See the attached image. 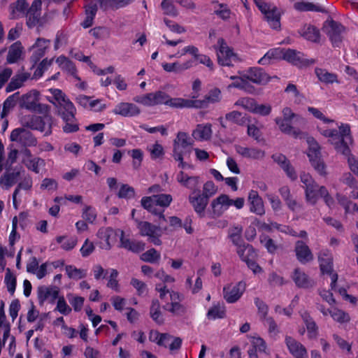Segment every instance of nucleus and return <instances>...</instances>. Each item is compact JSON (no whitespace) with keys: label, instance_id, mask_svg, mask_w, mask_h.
Instances as JSON below:
<instances>
[{"label":"nucleus","instance_id":"obj_1","mask_svg":"<svg viewBox=\"0 0 358 358\" xmlns=\"http://www.w3.org/2000/svg\"><path fill=\"white\" fill-rule=\"evenodd\" d=\"M194 140L185 131H178L176 138L173 142V159L178 162V166L184 169L186 162L184 158L190 157L193 151Z\"/></svg>","mask_w":358,"mask_h":358},{"label":"nucleus","instance_id":"obj_2","mask_svg":"<svg viewBox=\"0 0 358 358\" xmlns=\"http://www.w3.org/2000/svg\"><path fill=\"white\" fill-rule=\"evenodd\" d=\"M172 201L173 198L171 194H159L142 197L141 203L142 207L149 213L158 216L160 220L166 221L164 208L169 207Z\"/></svg>","mask_w":358,"mask_h":358},{"label":"nucleus","instance_id":"obj_3","mask_svg":"<svg viewBox=\"0 0 358 358\" xmlns=\"http://www.w3.org/2000/svg\"><path fill=\"white\" fill-rule=\"evenodd\" d=\"M308 157L315 170L320 176H326V165L321 158L320 146L313 137H308Z\"/></svg>","mask_w":358,"mask_h":358},{"label":"nucleus","instance_id":"obj_4","mask_svg":"<svg viewBox=\"0 0 358 358\" xmlns=\"http://www.w3.org/2000/svg\"><path fill=\"white\" fill-rule=\"evenodd\" d=\"M76 109L73 104H69L64 111L58 113L64 122L62 130L66 134L77 132L79 124L76 118Z\"/></svg>","mask_w":358,"mask_h":358},{"label":"nucleus","instance_id":"obj_5","mask_svg":"<svg viewBox=\"0 0 358 358\" xmlns=\"http://www.w3.org/2000/svg\"><path fill=\"white\" fill-rule=\"evenodd\" d=\"M169 94L161 90L148 93L141 96H137L134 100L145 106H154L157 105H165L167 103Z\"/></svg>","mask_w":358,"mask_h":358},{"label":"nucleus","instance_id":"obj_6","mask_svg":"<svg viewBox=\"0 0 358 358\" xmlns=\"http://www.w3.org/2000/svg\"><path fill=\"white\" fill-rule=\"evenodd\" d=\"M215 49L219 64L227 66H232V59L236 57V55L233 50L227 45L223 38H218Z\"/></svg>","mask_w":358,"mask_h":358},{"label":"nucleus","instance_id":"obj_7","mask_svg":"<svg viewBox=\"0 0 358 358\" xmlns=\"http://www.w3.org/2000/svg\"><path fill=\"white\" fill-rule=\"evenodd\" d=\"M245 287L246 285L243 281L227 284L223 287V298L228 303H234L241 298Z\"/></svg>","mask_w":358,"mask_h":358},{"label":"nucleus","instance_id":"obj_8","mask_svg":"<svg viewBox=\"0 0 358 358\" xmlns=\"http://www.w3.org/2000/svg\"><path fill=\"white\" fill-rule=\"evenodd\" d=\"M137 227L141 236H148V241L155 245H160L162 244L159 227L147 221H139Z\"/></svg>","mask_w":358,"mask_h":358},{"label":"nucleus","instance_id":"obj_9","mask_svg":"<svg viewBox=\"0 0 358 358\" xmlns=\"http://www.w3.org/2000/svg\"><path fill=\"white\" fill-rule=\"evenodd\" d=\"M283 59L299 67L308 66L315 63V59H306L303 52L290 48L284 50Z\"/></svg>","mask_w":358,"mask_h":358},{"label":"nucleus","instance_id":"obj_10","mask_svg":"<svg viewBox=\"0 0 358 358\" xmlns=\"http://www.w3.org/2000/svg\"><path fill=\"white\" fill-rule=\"evenodd\" d=\"M10 140L20 143L24 147L35 146L37 143L36 138L31 131L20 127L16 128L12 131Z\"/></svg>","mask_w":358,"mask_h":358},{"label":"nucleus","instance_id":"obj_11","mask_svg":"<svg viewBox=\"0 0 358 358\" xmlns=\"http://www.w3.org/2000/svg\"><path fill=\"white\" fill-rule=\"evenodd\" d=\"M5 173L0 178V185L2 188L8 189L18 181L22 167L21 166H16L14 168L5 166Z\"/></svg>","mask_w":358,"mask_h":358},{"label":"nucleus","instance_id":"obj_12","mask_svg":"<svg viewBox=\"0 0 358 358\" xmlns=\"http://www.w3.org/2000/svg\"><path fill=\"white\" fill-rule=\"evenodd\" d=\"M294 253L297 261L301 264H306L312 262L314 255L306 242L298 240L294 244Z\"/></svg>","mask_w":358,"mask_h":358},{"label":"nucleus","instance_id":"obj_13","mask_svg":"<svg viewBox=\"0 0 358 358\" xmlns=\"http://www.w3.org/2000/svg\"><path fill=\"white\" fill-rule=\"evenodd\" d=\"M176 180L184 187L192 190L191 194H196L199 189L200 177L189 176L183 171H180L176 176Z\"/></svg>","mask_w":358,"mask_h":358},{"label":"nucleus","instance_id":"obj_14","mask_svg":"<svg viewBox=\"0 0 358 358\" xmlns=\"http://www.w3.org/2000/svg\"><path fill=\"white\" fill-rule=\"evenodd\" d=\"M41 13V1L34 0L24 16L27 17V25L29 28L36 27L40 20Z\"/></svg>","mask_w":358,"mask_h":358},{"label":"nucleus","instance_id":"obj_15","mask_svg":"<svg viewBox=\"0 0 358 358\" xmlns=\"http://www.w3.org/2000/svg\"><path fill=\"white\" fill-rule=\"evenodd\" d=\"M188 199L199 217H203L209 200L201 194V191L196 194H190Z\"/></svg>","mask_w":358,"mask_h":358},{"label":"nucleus","instance_id":"obj_16","mask_svg":"<svg viewBox=\"0 0 358 358\" xmlns=\"http://www.w3.org/2000/svg\"><path fill=\"white\" fill-rule=\"evenodd\" d=\"M285 344L289 353L295 358H308L306 347L292 336L285 337Z\"/></svg>","mask_w":358,"mask_h":358},{"label":"nucleus","instance_id":"obj_17","mask_svg":"<svg viewBox=\"0 0 358 358\" xmlns=\"http://www.w3.org/2000/svg\"><path fill=\"white\" fill-rule=\"evenodd\" d=\"M245 78L257 85H265L270 81V77L259 67H250L245 73Z\"/></svg>","mask_w":358,"mask_h":358},{"label":"nucleus","instance_id":"obj_18","mask_svg":"<svg viewBox=\"0 0 358 358\" xmlns=\"http://www.w3.org/2000/svg\"><path fill=\"white\" fill-rule=\"evenodd\" d=\"M343 29L344 27L340 22L334 20H331L329 22V29L327 31V35L332 43L333 46H339L342 41L341 34Z\"/></svg>","mask_w":358,"mask_h":358},{"label":"nucleus","instance_id":"obj_19","mask_svg":"<svg viewBox=\"0 0 358 358\" xmlns=\"http://www.w3.org/2000/svg\"><path fill=\"white\" fill-rule=\"evenodd\" d=\"M113 113L122 117H134L140 114L141 110L134 103L121 102L115 106L113 110Z\"/></svg>","mask_w":358,"mask_h":358},{"label":"nucleus","instance_id":"obj_20","mask_svg":"<svg viewBox=\"0 0 358 358\" xmlns=\"http://www.w3.org/2000/svg\"><path fill=\"white\" fill-rule=\"evenodd\" d=\"M248 202L250 212L257 215H263L265 213L264 201L257 191L253 189L250 191L248 194Z\"/></svg>","mask_w":358,"mask_h":358},{"label":"nucleus","instance_id":"obj_21","mask_svg":"<svg viewBox=\"0 0 358 358\" xmlns=\"http://www.w3.org/2000/svg\"><path fill=\"white\" fill-rule=\"evenodd\" d=\"M59 288L57 287H46L40 286L37 290V297L38 303L40 306H43L44 302L49 298L51 297V303H54L55 301L59 297Z\"/></svg>","mask_w":358,"mask_h":358},{"label":"nucleus","instance_id":"obj_22","mask_svg":"<svg viewBox=\"0 0 358 358\" xmlns=\"http://www.w3.org/2000/svg\"><path fill=\"white\" fill-rule=\"evenodd\" d=\"M56 63L62 71L71 76L77 80H80L78 75L77 68L75 64L65 55H60L56 59Z\"/></svg>","mask_w":358,"mask_h":358},{"label":"nucleus","instance_id":"obj_23","mask_svg":"<svg viewBox=\"0 0 358 358\" xmlns=\"http://www.w3.org/2000/svg\"><path fill=\"white\" fill-rule=\"evenodd\" d=\"M291 278L299 288L308 289L313 287L314 282L300 268L294 269Z\"/></svg>","mask_w":358,"mask_h":358},{"label":"nucleus","instance_id":"obj_24","mask_svg":"<svg viewBox=\"0 0 358 358\" xmlns=\"http://www.w3.org/2000/svg\"><path fill=\"white\" fill-rule=\"evenodd\" d=\"M318 262L322 274H331L333 271V257L329 250H322L319 252Z\"/></svg>","mask_w":358,"mask_h":358},{"label":"nucleus","instance_id":"obj_25","mask_svg":"<svg viewBox=\"0 0 358 358\" xmlns=\"http://www.w3.org/2000/svg\"><path fill=\"white\" fill-rule=\"evenodd\" d=\"M50 120L51 118L49 116L41 117L35 115L31 117L28 125L32 129L45 132L48 130L50 133Z\"/></svg>","mask_w":358,"mask_h":358},{"label":"nucleus","instance_id":"obj_26","mask_svg":"<svg viewBox=\"0 0 358 358\" xmlns=\"http://www.w3.org/2000/svg\"><path fill=\"white\" fill-rule=\"evenodd\" d=\"M222 98L221 91L217 87L211 89L203 99H195V102H200L196 104V108H206L209 103H215L220 101Z\"/></svg>","mask_w":358,"mask_h":358},{"label":"nucleus","instance_id":"obj_27","mask_svg":"<svg viewBox=\"0 0 358 358\" xmlns=\"http://www.w3.org/2000/svg\"><path fill=\"white\" fill-rule=\"evenodd\" d=\"M210 4L213 10V14L223 21L230 19L232 12L229 6L224 3H220L217 0H211Z\"/></svg>","mask_w":358,"mask_h":358},{"label":"nucleus","instance_id":"obj_28","mask_svg":"<svg viewBox=\"0 0 358 358\" xmlns=\"http://www.w3.org/2000/svg\"><path fill=\"white\" fill-rule=\"evenodd\" d=\"M236 151L243 157L248 159H262L265 156V152L257 148H248L241 145H236Z\"/></svg>","mask_w":358,"mask_h":358},{"label":"nucleus","instance_id":"obj_29","mask_svg":"<svg viewBox=\"0 0 358 358\" xmlns=\"http://www.w3.org/2000/svg\"><path fill=\"white\" fill-rule=\"evenodd\" d=\"M301 317L306 324L307 335L309 339H315L318 336V327L310 313L305 310L301 313Z\"/></svg>","mask_w":358,"mask_h":358},{"label":"nucleus","instance_id":"obj_30","mask_svg":"<svg viewBox=\"0 0 358 358\" xmlns=\"http://www.w3.org/2000/svg\"><path fill=\"white\" fill-rule=\"evenodd\" d=\"M200 102H195V99H187L183 98H171L169 95L166 106L172 108H196V104Z\"/></svg>","mask_w":358,"mask_h":358},{"label":"nucleus","instance_id":"obj_31","mask_svg":"<svg viewBox=\"0 0 358 358\" xmlns=\"http://www.w3.org/2000/svg\"><path fill=\"white\" fill-rule=\"evenodd\" d=\"M134 0H96L99 8L106 11L108 10H117L126 7L131 3Z\"/></svg>","mask_w":358,"mask_h":358},{"label":"nucleus","instance_id":"obj_32","mask_svg":"<svg viewBox=\"0 0 358 358\" xmlns=\"http://www.w3.org/2000/svg\"><path fill=\"white\" fill-rule=\"evenodd\" d=\"M50 91L56 101L54 104L57 108L58 113L66 110L69 104H73L61 90L52 89Z\"/></svg>","mask_w":358,"mask_h":358},{"label":"nucleus","instance_id":"obj_33","mask_svg":"<svg viewBox=\"0 0 358 358\" xmlns=\"http://www.w3.org/2000/svg\"><path fill=\"white\" fill-rule=\"evenodd\" d=\"M192 136L196 141H203L209 140L212 136L211 124H197L196 129L193 130Z\"/></svg>","mask_w":358,"mask_h":358},{"label":"nucleus","instance_id":"obj_34","mask_svg":"<svg viewBox=\"0 0 358 358\" xmlns=\"http://www.w3.org/2000/svg\"><path fill=\"white\" fill-rule=\"evenodd\" d=\"M279 126L280 131L286 134L292 135L295 138H301L303 133L299 129H295L291 125V120H282L281 117H276L275 120Z\"/></svg>","mask_w":358,"mask_h":358},{"label":"nucleus","instance_id":"obj_35","mask_svg":"<svg viewBox=\"0 0 358 358\" xmlns=\"http://www.w3.org/2000/svg\"><path fill=\"white\" fill-rule=\"evenodd\" d=\"M32 185H33L32 178L29 175L24 177L22 180L17 184L16 188L15 189V190L13 193V196H12L13 206L15 209L18 208L19 203L17 201V196L20 189L29 190L31 189Z\"/></svg>","mask_w":358,"mask_h":358},{"label":"nucleus","instance_id":"obj_36","mask_svg":"<svg viewBox=\"0 0 358 358\" xmlns=\"http://www.w3.org/2000/svg\"><path fill=\"white\" fill-rule=\"evenodd\" d=\"M301 35L306 40L313 42L319 43L320 40V30L311 24L305 25L300 31Z\"/></svg>","mask_w":358,"mask_h":358},{"label":"nucleus","instance_id":"obj_37","mask_svg":"<svg viewBox=\"0 0 358 358\" xmlns=\"http://www.w3.org/2000/svg\"><path fill=\"white\" fill-rule=\"evenodd\" d=\"M270 27L273 29L280 28V13L276 6H273L264 15Z\"/></svg>","mask_w":358,"mask_h":358},{"label":"nucleus","instance_id":"obj_38","mask_svg":"<svg viewBox=\"0 0 358 358\" xmlns=\"http://www.w3.org/2000/svg\"><path fill=\"white\" fill-rule=\"evenodd\" d=\"M320 187L316 182L309 186L303 187L306 201L312 205H315L320 196Z\"/></svg>","mask_w":358,"mask_h":358},{"label":"nucleus","instance_id":"obj_39","mask_svg":"<svg viewBox=\"0 0 358 358\" xmlns=\"http://www.w3.org/2000/svg\"><path fill=\"white\" fill-rule=\"evenodd\" d=\"M338 128L339 130L336 129H332V135L330 138L336 142H338L343 138H347V140L351 141V131L350 125L348 124L342 123Z\"/></svg>","mask_w":358,"mask_h":358},{"label":"nucleus","instance_id":"obj_40","mask_svg":"<svg viewBox=\"0 0 358 358\" xmlns=\"http://www.w3.org/2000/svg\"><path fill=\"white\" fill-rule=\"evenodd\" d=\"M294 8L300 12L314 11L322 13H326L327 12L323 6L318 4H314L311 2H296L294 4Z\"/></svg>","mask_w":358,"mask_h":358},{"label":"nucleus","instance_id":"obj_41","mask_svg":"<svg viewBox=\"0 0 358 358\" xmlns=\"http://www.w3.org/2000/svg\"><path fill=\"white\" fill-rule=\"evenodd\" d=\"M315 73L320 81L325 84H333L334 83H339L337 74L330 73L326 69L321 68H316Z\"/></svg>","mask_w":358,"mask_h":358},{"label":"nucleus","instance_id":"obj_42","mask_svg":"<svg viewBox=\"0 0 358 358\" xmlns=\"http://www.w3.org/2000/svg\"><path fill=\"white\" fill-rule=\"evenodd\" d=\"M12 18H17L24 16L27 10L29 9V4L26 0H17L15 3L10 5Z\"/></svg>","mask_w":358,"mask_h":358},{"label":"nucleus","instance_id":"obj_43","mask_svg":"<svg viewBox=\"0 0 358 358\" xmlns=\"http://www.w3.org/2000/svg\"><path fill=\"white\" fill-rule=\"evenodd\" d=\"M206 317L208 320H215L217 319H223L226 317V309L224 305L220 303L213 304L208 310Z\"/></svg>","mask_w":358,"mask_h":358},{"label":"nucleus","instance_id":"obj_44","mask_svg":"<svg viewBox=\"0 0 358 358\" xmlns=\"http://www.w3.org/2000/svg\"><path fill=\"white\" fill-rule=\"evenodd\" d=\"M220 205L225 206L226 208L231 206V199L228 195L222 194L212 201L210 206L215 215H220L222 213L221 210H217Z\"/></svg>","mask_w":358,"mask_h":358},{"label":"nucleus","instance_id":"obj_45","mask_svg":"<svg viewBox=\"0 0 358 358\" xmlns=\"http://www.w3.org/2000/svg\"><path fill=\"white\" fill-rule=\"evenodd\" d=\"M242 227H234L233 229L229 230V238L231 239L234 245L237 246V250L242 248L245 246V243L242 238Z\"/></svg>","mask_w":358,"mask_h":358},{"label":"nucleus","instance_id":"obj_46","mask_svg":"<svg viewBox=\"0 0 358 358\" xmlns=\"http://www.w3.org/2000/svg\"><path fill=\"white\" fill-rule=\"evenodd\" d=\"M22 47L20 42L14 43L9 48L7 55V62L8 64H14L20 58Z\"/></svg>","mask_w":358,"mask_h":358},{"label":"nucleus","instance_id":"obj_47","mask_svg":"<svg viewBox=\"0 0 358 358\" xmlns=\"http://www.w3.org/2000/svg\"><path fill=\"white\" fill-rule=\"evenodd\" d=\"M26 167L35 173H39L40 168L45 166V160L41 157H33L31 159H23Z\"/></svg>","mask_w":358,"mask_h":358},{"label":"nucleus","instance_id":"obj_48","mask_svg":"<svg viewBox=\"0 0 358 358\" xmlns=\"http://www.w3.org/2000/svg\"><path fill=\"white\" fill-rule=\"evenodd\" d=\"M225 119L240 126H243L250 122L245 115H243L242 113L237 110H233L227 113Z\"/></svg>","mask_w":358,"mask_h":358},{"label":"nucleus","instance_id":"obj_49","mask_svg":"<svg viewBox=\"0 0 358 358\" xmlns=\"http://www.w3.org/2000/svg\"><path fill=\"white\" fill-rule=\"evenodd\" d=\"M50 40H47L43 38H38L36 40V43L33 45V48L35 49L34 55L37 59H40L44 56L46 50L50 45Z\"/></svg>","mask_w":358,"mask_h":358},{"label":"nucleus","instance_id":"obj_50","mask_svg":"<svg viewBox=\"0 0 358 358\" xmlns=\"http://www.w3.org/2000/svg\"><path fill=\"white\" fill-rule=\"evenodd\" d=\"M28 76L25 73L17 74L13 77L6 87V92H13L23 85V83L27 80Z\"/></svg>","mask_w":358,"mask_h":358},{"label":"nucleus","instance_id":"obj_51","mask_svg":"<svg viewBox=\"0 0 358 358\" xmlns=\"http://www.w3.org/2000/svg\"><path fill=\"white\" fill-rule=\"evenodd\" d=\"M57 243L61 244V248L64 250L69 251L73 250L77 245L76 237H67L66 236H58L55 238Z\"/></svg>","mask_w":358,"mask_h":358},{"label":"nucleus","instance_id":"obj_52","mask_svg":"<svg viewBox=\"0 0 358 358\" xmlns=\"http://www.w3.org/2000/svg\"><path fill=\"white\" fill-rule=\"evenodd\" d=\"M150 314L151 318L158 324L164 323V318L160 311V303L158 299H153L150 306Z\"/></svg>","mask_w":358,"mask_h":358},{"label":"nucleus","instance_id":"obj_53","mask_svg":"<svg viewBox=\"0 0 358 358\" xmlns=\"http://www.w3.org/2000/svg\"><path fill=\"white\" fill-rule=\"evenodd\" d=\"M352 141V138H351V141L347 140V138H343L338 142H335V149L337 152L343 155L345 157H348V159H355L351 155V150L349 147V143H351Z\"/></svg>","mask_w":358,"mask_h":358},{"label":"nucleus","instance_id":"obj_54","mask_svg":"<svg viewBox=\"0 0 358 358\" xmlns=\"http://www.w3.org/2000/svg\"><path fill=\"white\" fill-rule=\"evenodd\" d=\"M329 315L334 321L341 324L347 323L350 320V317L348 313L337 308L331 309V311H329Z\"/></svg>","mask_w":358,"mask_h":358},{"label":"nucleus","instance_id":"obj_55","mask_svg":"<svg viewBox=\"0 0 358 358\" xmlns=\"http://www.w3.org/2000/svg\"><path fill=\"white\" fill-rule=\"evenodd\" d=\"M4 282L6 284L8 292L10 294V295H13L16 289L17 279L16 277L11 273V271L9 268L6 269Z\"/></svg>","mask_w":358,"mask_h":358},{"label":"nucleus","instance_id":"obj_56","mask_svg":"<svg viewBox=\"0 0 358 358\" xmlns=\"http://www.w3.org/2000/svg\"><path fill=\"white\" fill-rule=\"evenodd\" d=\"M19 92H16L9 96L3 102V108L1 113V118L3 119L6 117L10 110L14 108L16 104L15 96H18Z\"/></svg>","mask_w":358,"mask_h":358},{"label":"nucleus","instance_id":"obj_57","mask_svg":"<svg viewBox=\"0 0 358 358\" xmlns=\"http://www.w3.org/2000/svg\"><path fill=\"white\" fill-rule=\"evenodd\" d=\"M173 336L167 333H159V331L151 332L150 336V340L152 342H155L159 346L164 348H167V345L164 343V341L171 340Z\"/></svg>","mask_w":358,"mask_h":358},{"label":"nucleus","instance_id":"obj_58","mask_svg":"<svg viewBox=\"0 0 358 358\" xmlns=\"http://www.w3.org/2000/svg\"><path fill=\"white\" fill-rule=\"evenodd\" d=\"M237 253L243 262L247 257L249 259H255L257 257L254 248L249 244L245 245L242 248L237 250Z\"/></svg>","mask_w":358,"mask_h":358},{"label":"nucleus","instance_id":"obj_59","mask_svg":"<svg viewBox=\"0 0 358 358\" xmlns=\"http://www.w3.org/2000/svg\"><path fill=\"white\" fill-rule=\"evenodd\" d=\"M65 269L69 278L78 280L85 278L87 275L86 271L77 268L72 265L66 266Z\"/></svg>","mask_w":358,"mask_h":358},{"label":"nucleus","instance_id":"obj_60","mask_svg":"<svg viewBox=\"0 0 358 358\" xmlns=\"http://www.w3.org/2000/svg\"><path fill=\"white\" fill-rule=\"evenodd\" d=\"M160 259V254L155 249L150 248L143 252L141 256V259L145 262L155 263Z\"/></svg>","mask_w":358,"mask_h":358},{"label":"nucleus","instance_id":"obj_61","mask_svg":"<svg viewBox=\"0 0 358 358\" xmlns=\"http://www.w3.org/2000/svg\"><path fill=\"white\" fill-rule=\"evenodd\" d=\"M135 189L127 184H122L120 186L117 196L120 199H130L135 196Z\"/></svg>","mask_w":358,"mask_h":358},{"label":"nucleus","instance_id":"obj_62","mask_svg":"<svg viewBox=\"0 0 358 358\" xmlns=\"http://www.w3.org/2000/svg\"><path fill=\"white\" fill-rule=\"evenodd\" d=\"M260 242L266 248L268 252L274 254L276 252L278 245L275 244V241L268 236H261Z\"/></svg>","mask_w":358,"mask_h":358},{"label":"nucleus","instance_id":"obj_63","mask_svg":"<svg viewBox=\"0 0 358 358\" xmlns=\"http://www.w3.org/2000/svg\"><path fill=\"white\" fill-rule=\"evenodd\" d=\"M130 284L136 289V294L138 296H142L147 294L148 287L144 282L137 278H132L130 281Z\"/></svg>","mask_w":358,"mask_h":358},{"label":"nucleus","instance_id":"obj_64","mask_svg":"<svg viewBox=\"0 0 358 358\" xmlns=\"http://www.w3.org/2000/svg\"><path fill=\"white\" fill-rule=\"evenodd\" d=\"M256 104L257 103H256L255 99H253L252 98L245 97V98H241V99H238L235 102L234 105L237 106H241L242 108H243L248 110L254 112Z\"/></svg>","mask_w":358,"mask_h":358}]
</instances>
